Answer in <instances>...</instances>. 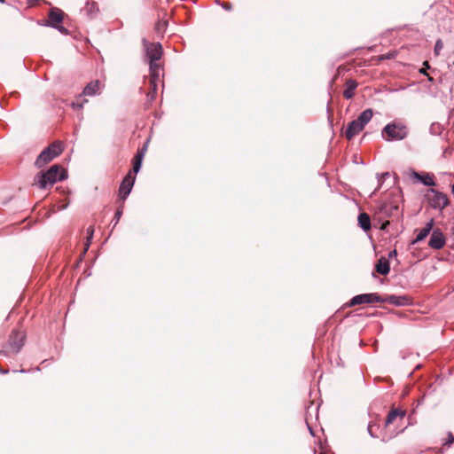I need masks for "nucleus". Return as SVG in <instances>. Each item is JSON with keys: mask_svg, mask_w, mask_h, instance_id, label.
Masks as SVG:
<instances>
[{"mask_svg": "<svg viewBox=\"0 0 454 454\" xmlns=\"http://www.w3.org/2000/svg\"><path fill=\"white\" fill-rule=\"evenodd\" d=\"M145 60L149 64L150 78L149 83L151 86V91L147 93V97L153 98L156 91L158 83L160 82L162 76V66L159 63L162 57V46L160 43H150L146 39L142 41Z\"/></svg>", "mask_w": 454, "mask_h": 454, "instance_id": "obj_1", "label": "nucleus"}, {"mask_svg": "<svg viewBox=\"0 0 454 454\" xmlns=\"http://www.w3.org/2000/svg\"><path fill=\"white\" fill-rule=\"evenodd\" d=\"M67 177L66 170L59 165L51 166L46 172H43L35 177V184L41 189L52 186L56 182Z\"/></svg>", "mask_w": 454, "mask_h": 454, "instance_id": "obj_2", "label": "nucleus"}, {"mask_svg": "<svg viewBox=\"0 0 454 454\" xmlns=\"http://www.w3.org/2000/svg\"><path fill=\"white\" fill-rule=\"evenodd\" d=\"M381 135L387 141H399L407 137L408 129L401 122H390L383 128Z\"/></svg>", "mask_w": 454, "mask_h": 454, "instance_id": "obj_3", "label": "nucleus"}, {"mask_svg": "<svg viewBox=\"0 0 454 454\" xmlns=\"http://www.w3.org/2000/svg\"><path fill=\"white\" fill-rule=\"evenodd\" d=\"M25 335L23 333L13 330L9 337L6 347L0 350L1 356H11L17 354L24 346Z\"/></svg>", "mask_w": 454, "mask_h": 454, "instance_id": "obj_4", "label": "nucleus"}, {"mask_svg": "<svg viewBox=\"0 0 454 454\" xmlns=\"http://www.w3.org/2000/svg\"><path fill=\"white\" fill-rule=\"evenodd\" d=\"M405 415H406L405 411L401 410V409H395V408H393L388 412V414L386 418L385 423H384V429L386 430V432L383 433L382 437H381V440L383 442L389 441L393 437L396 436L399 433L403 431V429H401L399 431L391 432L389 434L387 432V428L390 427L391 424H393L394 422H395L397 420L402 421L404 419Z\"/></svg>", "mask_w": 454, "mask_h": 454, "instance_id": "obj_5", "label": "nucleus"}, {"mask_svg": "<svg viewBox=\"0 0 454 454\" xmlns=\"http://www.w3.org/2000/svg\"><path fill=\"white\" fill-rule=\"evenodd\" d=\"M102 90V86L98 80L92 81L89 82L83 89L82 94H80L76 100L72 103V106L74 109H81L83 107V105L88 102L87 99L82 98L83 96L93 97L100 94Z\"/></svg>", "mask_w": 454, "mask_h": 454, "instance_id": "obj_6", "label": "nucleus"}, {"mask_svg": "<svg viewBox=\"0 0 454 454\" xmlns=\"http://www.w3.org/2000/svg\"><path fill=\"white\" fill-rule=\"evenodd\" d=\"M61 153L62 147L59 143H53L50 145L39 154L35 160V166L39 168H43L57 156H59Z\"/></svg>", "mask_w": 454, "mask_h": 454, "instance_id": "obj_7", "label": "nucleus"}, {"mask_svg": "<svg viewBox=\"0 0 454 454\" xmlns=\"http://www.w3.org/2000/svg\"><path fill=\"white\" fill-rule=\"evenodd\" d=\"M427 196L430 206L435 209L442 210L449 205V199L443 192L430 189Z\"/></svg>", "mask_w": 454, "mask_h": 454, "instance_id": "obj_8", "label": "nucleus"}, {"mask_svg": "<svg viewBox=\"0 0 454 454\" xmlns=\"http://www.w3.org/2000/svg\"><path fill=\"white\" fill-rule=\"evenodd\" d=\"M384 301L377 294H363L354 296L350 301L349 306H356L364 303H377Z\"/></svg>", "mask_w": 454, "mask_h": 454, "instance_id": "obj_9", "label": "nucleus"}, {"mask_svg": "<svg viewBox=\"0 0 454 454\" xmlns=\"http://www.w3.org/2000/svg\"><path fill=\"white\" fill-rule=\"evenodd\" d=\"M445 244L446 239L443 232L439 228L434 229L428 241V246L433 249L440 250Z\"/></svg>", "mask_w": 454, "mask_h": 454, "instance_id": "obj_10", "label": "nucleus"}, {"mask_svg": "<svg viewBox=\"0 0 454 454\" xmlns=\"http://www.w3.org/2000/svg\"><path fill=\"white\" fill-rule=\"evenodd\" d=\"M134 183L135 176L132 175L131 171H129L122 180L119 188V196L121 200H126V198L129 195Z\"/></svg>", "mask_w": 454, "mask_h": 454, "instance_id": "obj_11", "label": "nucleus"}, {"mask_svg": "<svg viewBox=\"0 0 454 454\" xmlns=\"http://www.w3.org/2000/svg\"><path fill=\"white\" fill-rule=\"evenodd\" d=\"M64 18V12L58 8H52L49 12V20L44 25L53 27L59 24H61Z\"/></svg>", "mask_w": 454, "mask_h": 454, "instance_id": "obj_12", "label": "nucleus"}, {"mask_svg": "<svg viewBox=\"0 0 454 454\" xmlns=\"http://www.w3.org/2000/svg\"><path fill=\"white\" fill-rule=\"evenodd\" d=\"M434 223V219L432 218V219L429 220V222L427 223L425 227H423L422 229L419 230L417 237L412 241V244H415V243H418V242H420V241L424 240L429 235V233L434 230L433 229Z\"/></svg>", "mask_w": 454, "mask_h": 454, "instance_id": "obj_13", "label": "nucleus"}, {"mask_svg": "<svg viewBox=\"0 0 454 454\" xmlns=\"http://www.w3.org/2000/svg\"><path fill=\"white\" fill-rule=\"evenodd\" d=\"M364 128L361 127L359 123L356 121V120L352 121L348 123L344 135L348 140H351L355 136L359 134Z\"/></svg>", "mask_w": 454, "mask_h": 454, "instance_id": "obj_14", "label": "nucleus"}, {"mask_svg": "<svg viewBox=\"0 0 454 454\" xmlns=\"http://www.w3.org/2000/svg\"><path fill=\"white\" fill-rule=\"evenodd\" d=\"M373 116V112L371 108L365 109L363 111L356 121L361 125L362 128L364 129L365 125L372 120Z\"/></svg>", "mask_w": 454, "mask_h": 454, "instance_id": "obj_15", "label": "nucleus"}, {"mask_svg": "<svg viewBox=\"0 0 454 454\" xmlns=\"http://www.w3.org/2000/svg\"><path fill=\"white\" fill-rule=\"evenodd\" d=\"M412 176L417 180L420 181L426 186H434L435 182L433 176L429 174L420 175L419 173L413 171Z\"/></svg>", "mask_w": 454, "mask_h": 454, "instance_id": "obj_16", "label": "nucleus"}, {"mask_svg": "<svg viewBox=\"0 0 454 454\" xmlns=\"http://www.w3.org/2000/svg\"><path fill=\"white\" fill-rule=\"evenodd\" d=\"M346 89L343 92V96L347 99H350L355 95V90L357 87V82L355 80L349 79L346 82Z\"/></svg>", "mask_w": 454, "mask_h": 454, "instance_id": "obj_17", "label": "nucleus"}, {"mask_svg": "<svg viewBox=\"0 0 454 454\" xmlns=\"http://www.w3.org/2000/svg\"><path fill=\"white\" fill-rule=\"evenodd\" d=\"M376 270L381 275L388 274L390 270L388 261L386 258L381 257L376 264Z\"/></svg>", "mask_w": 454, "mask_h": 454, "instance_id": "obj_18", "label": "nucleus"}, {"mask_svg": "<svg viewBox=\"0 0 454 454\" xmlns=\"http://www.w3.org/2000/svg\"><path fill=\"white\" fill-rule=\"evenodd\" d=\"M358 224L364 231H367L371 229V218L366 213H361L358 215Z\"/></svg>", "mask_w": 454, "mask_h": 454, "instance_id": "obj_19", "label": "nucleus"}, {"mask_svg": "<svg viewBox=\"0 0 454 454\" xmlns=\"http://www.w3.org/2000/svg\"><path fill=\"white\" fill-rule=\"evenodd\" d=\"M387 301L391 304L397 305V306H402V305L406 304L407 298L405 296L391 295V296H389L387 298Z\"/></svg>", "mask_w": 454, "mask_h": 454, "instance_id": "obj_20", "label": "nucleus"}, {"mask_svg": "<svg viewBox=\"0 0 454 454\" xmlns=\"http://www.w3.org/2000/svg\"><path fill=\"white\" fill-rule=\"evenodd\" d=\"M93 234H94V228L93 226H89L87 228V241H86V244H85V247H84V250H83V253H86L87 250L89 249V247H90V244L93 239Z\"/></svg>", "mask_w": 454, "mask_h": 454, "instance_id": "obj_21", "label": "nucleus"}, {"mask_svg": "<svg viewBox=\"0 0 454 454\" xmlns=\"http://www.w3.org/2000/svg\"><path fill=\"white\" fill-rule=\"evenodd\" d=\"M85 11L87 12V14L90 17L93 16V13L98 11V9L96 8V5L94 3L89 4H88V6L86 7Z\"/></svg>", "mask_w": 454, "mask_h": 454, "instance_id": "obj_22", "label": "nucleus"}, {"mask_svg": "<svg viewBox=\"0 0 454 454\" xmlns=\"http://www.w3.org/2000/svg\"><path fill=\"white\" fill-rule=\"evenodd\" d=\"M122 207H123L122 206L118 207V209L115 212V215H114V220H115L114 226L118 223V222L120 221V219L121 217Z\"/></svg>", "mask_w": 454, "mask_h": 454, "instance_id": "obj_23", "label": "nucleus"}, {"mask_svg": "<svg viewBox=\"0 0 454 454\" xmlns=\"http://www.w3.org/2000/svg\"><path fill=\"white\" fill-rule=\"evenodd\" d=\"M443 47L442 42L441 40H437L434 45V53L435 55H439L440 51Z\"/></svg>", "mask_w": 454, "mask_h": 454, "instance_id": "obj_24", "label": "nucleus"}, {"mask_svg": "<svg viewBox=\"0 0 454 454\" xmlns=\"http://www.w3.org/2000/svg\"><path fill=\"white\" fill-rule=\"evenodd\" d=\"M141 166L142 162H139V160H134L132 168L133 173L137 174L141 168Z\"/></svg>", "mask_w": 454, "mask_h": 454, "instance_id": "obj_25", "label": "nucleus"}, {"mask_svg": "<svg viewBox=\"0 0 454 454\" xmlns=\"http://www.w3.org/2000/svg\"><path fill=\"white\" fill-rule=\"evenodd\" d=\"M453 442H454V435L452 434V433L450 432L448 434V437H447L445 442L443 443V445L450 447Z\"/></svg>", "mask_w": 454, "mask_h": 454, "instance_id": "obj_26", "label": "nucleus"}, {"mask_svg": "<svg viewBox=\"0 0 454 454\" xmlns=\"http://www.w3.org/2000/svg\"><path fill=\"white\" fill-rule=\"evenodd\" d=\"M144 159V149L141 151H138L137 154L135 155L134 160H139V162H142Z\"/></svg>", "mask_w": 454, "mask_h": 454, "instance_id": "obj_27", "label": "nucleus"}, {"mask_svg": "<svg viewBox=\"0 0 454 454\" xmlns=\"http://www.w3.org/2000/svg\"><path fill=\"white\" fill-rule=\"evenodd\" d=\"M374 427H375V425H373V424H369V426H368V432L372 437H377V435L373 430Z\"/></svg>", "mask_w": 454, "mask_h": 454, "instance_id": "obj_28", "label": "nucleus"}, {"mask_svg": "<svg viewBox=\"0 0 454 454\" xmlns=\"http://www.w3.org/2000/svg\"><path fill=\"white\" fill-rule=\"evenodd\" d=\"M423 66H424V67H423V68H421V69L419 70V72H420L421 74H425V75H426V74H427V69H429V68H430V66H429V64H428V62H427V61H425V62L423 63Z\"/></svg>", "mask_w": 454, "mask_h": 454, "instance_id": "obj_29", "label": "nucleus"}, {"mask_svg": "<svg viewBox=\"0 0 454 454\" xmlns=\"http://www.w3.org/2000/svg\"><path fill=\"white\" fill-rule=\"evenodd\" d=\"M54 28L58 29L62 34H67V30L66 27H64L61 24H59L57 26L53 27Z\"/></svg>", "mask_w": 454, "mask_h": 454, "instance_id": "obj_30", "label": "nucleus"}, {"mask_svg": "<svg viewBox=\"0 0 454 454\" xmlns=\"http://www.w3.org/2000/svg\"><path fill=\"white\" fill-rule=\"evenodd\" d=\"M223 8L226 11H231L232 6L231 4H228V3H224L222 4Z\"/></svg>", "mask_w": 454, "mask_h": 454, "instance_id": "obj_31", "label": "nucleus"}, {"mask_svg": "<svg viewBox=\"0 0 454 454\" xmlns=\"http://www.w3.org/2000/svg\"><path fill=\"white\" fill-rule=\"evenodd\" d=\"M388 255H389L390 258L395 257L397 255L396 250L391 251Z\"/></svg>", "mask_w": 454, "mask_h": 454, "instance_id": "obj_32", "label": "nucleus"}, {"mask_svg": "<svg viewBox=\"0 0 454 454\" xmlns=\"http://www.w3.org/2000/svg\"><path fill=\"white\" fill-rule=\"evenodd\" d=\"M426 76L427 77L429 82H433L434 81L433 77L430 76L428 74H426Z\"/></svg>", "mask_w": 454, "mask_h": 454, "instance_id": "obj_33", "label": "nucleus"}, {"mask_svg": "<svg viewBox=\"0 0 454 454\" xmlns=\"http://www.w3.org/2000/svg\"><path fill=\"white\" fill-rule=\"evenodd\" d=\"M0 373L6 374V373H8V370H3L0 368Z\"/></svg>", "mask_w": 454, "mask_h": 454, "instance_id": "obj_34", "label": "nucleus"}, {"mask_svg": "<svg viewBox=\"0 0 454 454\" xmlns=\"http://www.w3.org/2000/svg\"><path fill=\"white\" fill-rule=\"evenodd\" d=\"M37 1H38V0H28V4H29L30 5H33V4H34V3L37 2Z\"/></svg>", "mask_w": 454, "mask_h": 454, "instance_id": "obj_35", "label": "nucleus"}, {"mask_svg": "<svg viewBox=\"0 0 454 454\" xmlns=\"http://www.w3.org/2000/svg\"><path fill=\"white\" fill-rule=\"evenodd\" d=\"M383 176H388V173H384L382 174Z\"/></svg>", "mask_w": 454, "mask_h": 454, "instance_id": "obj_36", "label": "nucleus"}, {"mask_svg": "<svg viewBox=\"0 0 454 454\" xmlns=\"http://www.w3.org/2000/svg\"><path fill=\"white\" fill-rule=\"evenodd\" d=\"M320 454H322V453H320Z\"/></svg>", "mask_w": 454, "mask_h": 454, "instance_id": "obj_37", "label": "nucleus"}]
</instances>
